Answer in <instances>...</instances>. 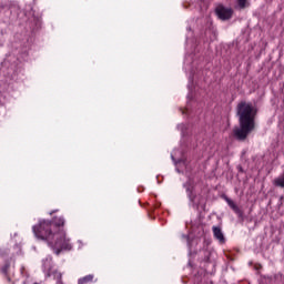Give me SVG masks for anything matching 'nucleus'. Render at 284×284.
Segmentation results:
<instances>
[{
  "label": "nucleus",
  "mask_w": 284,
  "mask_h": 284,
  "mask_svg": "<svg viewBox=\"0 0 284 284\" xmlns=\"http://www.w3.org/2000/svg\"><path fill=\"white\" fill-rule=\"evenodd\" d=\"M213 234L215 239L220 241V243H225V236L223 235V231L221 230V227L213 226Z\"/></svg>",
  "instance_id": "4"
},
{
  "label": "nucleus",
  "mask_w": 284,
  "mask_h": 284,
  "mask_svg": "<svg viewBox=\"0 0 284 284\" xmlns=\"http://www.w3.org/2000/svg\"><path fill=\"white\" fill-rule=\"evenodd\" d=\"M50 262L51 260L47 261V263L44 262V270H50Z\"/></svg>",
  "instance_id": "10"
},
{
  "label": "nucleus",
  "mask_w": 284,
  "mask_h": 284,
  "mask_svg": "<svg viewBox=\"0 0 284 284\" xmlns=\"http://www.w3.org/2000/svg\"><path fill=\"white\" fill-rule=\"evenodd\" d=\"M63 225H65L63 217H57L53 223L42 220L38 225L33 226V232L37 239L47 241L53 248V252L59 255L61 250H72L70 239L65 236V231L61 229Z\"/></svg>",
  "instance_id": "1"
},
{
  "label": "nucleus",
  "mask_w": 284,
  "mask_h": 284,
  "mask_svg": "<svg viewBox=\"0 0 284 284\" xmlns=\"http://www.w3.org/2000/svg\"><path fill=\"white\" fill-rule=\"evenodd\" d=\"M226 203L231 207V210H233V212H235V214H239V216H241V214H243L241 212V209H239V206L234 203V201L226 197Z\"/></svg>",
  "instance_id": "5"
},
{
  "label": "nucleus",
  "mask_w": 284,
  "mask_h": 284,
  "mask_svg": "<svg viewBox=\"0 0 284 284\" xmlns=\"http://www.w3.org/2000/svg\"><path fill=\"white\" fill-rule=\"evenodd\" d=\"M215 12L222 21H227L229 19H232V14H234V11L232 8H225L224 6H219L215 9Z\"/></svg>",
  "instance_id": "3"
},
{
  "label": "nucleus",
  "mask_w": 284,
  "mask_h": 284,
  "mask_svg": "<svg viewBox=\"0 0 284 284\" xmlns=\"http://www.w3.org/2000/svg\"><path fill=\"white\" fill-rule=\"evenodd\" d=\"M237 116L240 128H235L233 133L239 141H245L247 135L254 132V128H256V108L250 102H240L237 104Z\"/></svg>",
  "instance_id": "2"
},
{
  "label": "nucleus",
  "mask_w": 284,
  "mask_h": 284,
  "mask_svg": "<svg viewBox=\"0 0 284 284\" xmlns=\"http://www.w3.org/2000/svg\"><path fill=\"white\" fill-rule=\"evenodd\" d=\"M51 276H53V278L57 281L55 284H63V282L61 281V278H63V274H61V272L59 271H53L51 273Z\"/></svg>",
  "instance_id": "6"
},
{
  "label": "nucleus",
  "mask_w": 284,
  "mask_h": 284,
  "mask_svg": "<svg viewBox=\"0 0 284 284\" xmlns=\"http://www.w3.org/2000/svg\"><path fill=\"white\" fill-rule=\"evenodd\" d=\"M274 185L277 187H283L284 189V175L278 176L277 179L274 180Z\"/></svg>",
  "instance_id": "8"
},
{
  "label": "nucleus",
  "mask_w": 284,
  "mask_h": 284,
  "mask_svg": "<svg viewBox=\"0 0 284 284\" xmlns=\"http://www.w3.org/2000/svg\"><path fill=\"white\" fill-rule=\"evenodd\" d=\"M23 272H26V267L22 266L21 268V273L23 274Z\"/></svg>",
  "instance_id": "11"
},
{
  "label": "nucleus",
  "mask_w": 284,
  "mask_h": 284,
  "mask_svg": "<svg viewBox=\"0 0 284 284\" xmlns=\"http://www.w3.org/2000/svg\"><path fill=\"white\" fill-rule=\"evenodd\" d=\"M240 8H245L247 0H237Z\"/></svg>",
  "instance_id": "9"
},
{
  "label": "nucleus",
  "mask_w": 284,
  "mask_h": 284,
  "mask_svg": "<svg viewBox=\"0 0 284 284\" xmlns=\"http://www.w3.org/2000/svg\"><path fill=\"white\" fill-rule=\"evenodd\" d=\"M94 281V275H87L78 281V284H89Z\"/></svg>",
  "instance_id": "7"
}]
</instances>
